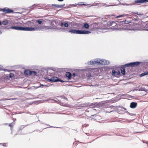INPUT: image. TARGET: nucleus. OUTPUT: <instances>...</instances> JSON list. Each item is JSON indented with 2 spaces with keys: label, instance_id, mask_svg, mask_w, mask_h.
Wrapping results in <instances>:
<instances>
[{
  "label": "nucleus",
  "instance_id": "f257e3e1",
  "mask_svg": "<svg viewBox=\"0 0 148 148\" xmlns=\"http://www.w3.org/2000/svg\"><path fill=\"white\" fill-rule=\"evenodd\" d=\"M57 29L62 31H68V32L73 34H88L91 33L89 31H87L82 29H71L69 30H67L65 28H61L58 27H57Z\"/></svg>",
  "mask_w": 148,
  "mask_h": 148
},
{
  "label": "nucleus",
  "instance_id": "f03ea898",
  "mask_svg": "<svg viewBox=\"0 0 148 148\" xmlns=\"http://www.w3.org/2000/svg\"><path fill=\"white\" fill-rule=\"evenodd\" d=\"M49 27H47L44 26H38L37 27H23L22 31H40L42 30L43 29H50Z\"/></svg>",
  "mask_w": 148,
  "mask_h": 148
},
{
  "label": "nucleus",
  "instance_id": "7ed1b4c3",
  "mask_svg": "<svg viewBox=\"0 0 148 148\" xmlns=\"http://www.w3.org/2000/svg\"><path fill=\"white\" fill-rule=\"evenodd\" d=\"M143 25L141 22L138 23H134L132 25V29L135 30H145L148 31V29H144Z\"/></svg>",
  "mask_w": 148,
  "mask_h": 148
},
{
  "label": "nucleus",
  "instance_id": "20e7f679",
  "mask_svg": "<svg viewBox=\"0 0 148 148\" xmlns=\"http://www.w3.org/2000/svg\"><path fill=\"white\" fill-rule=\"evenodd\" d=\"M96 69L95 68H90L86 69L85 71L88 73H86V76L88 77H90L91 76L92 74V73L94 72Z\"/></svg>",
  "mask_w": 148,
  "mask_h": 148
},
{
  "label": "nucleus",
  "instance_id": "39448f33",
  "mask_svg": "<svg viewBox=\"0 0 148 148\" xmlns=\"http://www.w3.org/2000/svg\"><path fill=\"white\" fill-rule=\"evenodd\" d=\"M140 63V62H131L125 64L124 65V66L125 67H134L138 66Z\"/></svg>",
  "mask_w": 148,
  "mask_h": 148
},
{
  "label": "nucleus",
  "instance_id": "423d86ee",
  "mask_svg": "<svg viewBox=\"0 0 148 148\" xmlns=\"http://www.w3.org/2000/svg\"><path fill=\"white\" fill-rule=\"evenodd\" d=\"M88 65L99 64V59H96L94 60L90 61L87 63Z\"/></svg>",
  "mask_w": 148,
  "mask_h": 148
},
{
  "label": "nucleus",
  "instance_id": "0eeeda50",
  "mask_svg": "<svg viewBox=\"0 0 148 148\" xmlns=\"http://www.w3.org/2000/svg\"><path fill=\"white\" fill-rule=\"evenodd\" d=\"M99 64L103 65H108L110 63L109 62L106 60L103 59L99 60Z\"/></svg>",
  "mask_w": 148,
  "mask_h": 148
},
{
  "label": "nucleus",
  "instance_id": "6e6552de",
  "mask_svg": "<svg viewBox=\"0 0 148 148\" xmlns=\"http://www.w3.org/2000/svg\"><path fill=\"white\" fill-rule=\"evenodd\" d=\"M1 10L5 13H9L13 12V11L8 8H5L1 9Z\"/></svg>",
  "mask_w": 148,
  "mask_h": 148
},
{
  "label": "nucleus",
  "instance_id": "1a4fd4ad",
  "mask_svg": "<svg viewBox=\"0 0 148 148\" xmlns=\"http://www.w3.org/2000/svg\"><path fill=\"white\" fill-rule=\"evenodd\" d=\"M110 26L111 27L113 28V29H117L118 28V25L114 22L112 21L110 22Z\"/></svg>",
  "mask_w": 148,
  "mask_h": 148
},
{
  "label": "nucleus",
  "instance_id": "9d476101",
  "mask_svg": "<svg viewBox=\"0 0 148 148\" xmlns=\"http://www.w3.org/2000/svg\"><path fill=\"white\" fill-rule=\"evenodd\" d=\"M24 74L25 75H31L32 74L36 75L37 73L36 71H31L28 70H25L24 71Z\"/></svg>",
  "mask_w": 148,
  "mask_h": 148
},
{
  "label": "nucleus",
  "instance_id": "9b49d317",
  "mask_svg": "<svg viewBox=\"0 0 148 148\" xmlns=\"http://www.w3.org/2000/svg\"><path fill=\"white\" fill-rule=\"evenodd\" d=\"M50 81H52L53 82H57L58 81L60 82H64V81L63 80H61L59 79L58 77H54L52 78H51L50 79Z\"/></svg>",
  "mask_w": 148,
  "mask_h": 148
},
{
  "label": "nucleus",
  "instance_id": "f8f14e48",
  "mask_svg": "<svg viewBox=\"0 0 148 148\" xmlns=\"http://www.w3.org/2000/svg\"><path fill=\"white\" fill-rule=\"evenodd\" d=\"M9 29H12L18 30H22L23 27H19L14 25V26H12L11 27L9 28Z\"/></svg>",
  "mask_w": 148,
  "mask_h": 148
},
{
  "label": "nucleus",
  "instance_id": "ddd939ff",
  "mask_svg": "<svg viewBox=\"0 0 148 148\" xmlns=\"http://www.w3.org/2000/svg\"><path fill=\"white\" fill-rule=\"evenodd\" d=\"M132 13V12H128V14H123L121 15H119L116 16V17L117 18H118L122 17L128 16H129L130 15H131Z\"/></svg>",
  "mask_w": 148,
  "mask_h": 148
},
{
  "label": "nucleus",
  "instance_id": "4468645a",
  "mask_svg": "<svg viewBox=\"0 0 148 148\" xmlns=\"http://www.w3.org/2000/svg\"><path fill=\"white\" fill-rule=\"evenodd\" d=\"M11 25L17 26L21 27L22 23L17 20H15L12 21Z\"/></svg>",
  "mask_w": 148,
  "mask_h": 148
},
{
  "label": "nucleus",
  "instance_id": "2eb2a0df",
  "mask_svg": "<svg viewBox=\"0 0 148 148\" xmlns=\"http://www.w3.org/2000/svg\"><path fill=\"white\" fill-rule=\"evenodd\" d=\"M120 72L119 71H116L114 70H112V75L113 76H115L117 77L120 74Z\"/></svg>",
  "mask_w": 148,
  "mask_h": 148
},
{
  "label": "nucleus",
  "instance_id": "dca6fc26",
  "mask_svg": "<svg viewBox=\"0 0 148 148\" xmlns=\"http://www.w3.org/2000/svg\"><path fill=\"white\" fill-rule=\"evenodd\" d=\"M148 2V0H135V2L140 3H143Z\"/></svg>",
  "mask_w": 148,
  "mask_h": 148
},
{
  "label": "nucleus",
  "instance_id": "f3484780",
  "mask_svg": "<svg viewBox=\"0 0 148 148\" xmlns=\"http://www.w3.org/2000/svg\"><path fill=\"white\" fill-rule=\"evenodd\" d=\"M137 106V103L135 102H132L130 103V106L132 108H134L136 107Z\"/></svg>",
  "mask_w": 148,
  "mask_h": 148
},
{
  "label": "nucleus",
  "instance_id": "a211bd4d",
  "mask_svg": "<svg viewBox=\"0 0 148 148\" xmlns=\"http://www.w3.org/2000/svg\"><path fill=\"white\" fill-rule=\"evenodd\" d=\"M52 5H53L54 6H55L56 7L58 8H62V7H63V6H64L65 5V4H64L62 5H58L57 4H52Z\"/></svg>",
  "mask_w": 148,
  "mask_h": 148
},
{
  "label": "nucleus",
  "instance_id": "6ab92c4d",
  "mask_svg": "<svg viewBox=\"0 0 148 148\" xmlns=\"http://www.w3.org/2000/svg\"><path fill=\"white\" fill-rule=\"evenodd\" d=\"M71 74L69 72H67L66 74V76L69 79H70L71 77Z\"/></svg>",
  "mask_w": 148,
  "mask_h": 148
},
{
  "label": "nucleus",
  "instance_id": "aec40b11",
  "mask_svg": "<svg viewBox=\"0 0 148 148\" xmlns=\"http://www.w3.org/2000/svg\"><path fill=\"white\" fill-rule=\"evenodd\" d=\"M121 72L123 75H125V71L124 67H122L121 69Z\"/></svg>",
  "mask_w": 148,
  "mask_h": 148
},
{
  "label": "nucleus",
  "instance_id": "412c9836",
  "mask_svg": "<svg viewBox=\"0 0 148 148\" xmlns=\"http://www.w3.org/2000/svg\"><path fill=\"white\" fill-rule=\"evenodd\" d=\"M148 75V71L145 72L141 74L140 75V77Z\"/></svg>",
  "mask_w": 148,
  "mask_h": 148
},
{
  "label": "nucleus",
  "instance_id": "4be33fe9",
  "mask_svg": "<svg viewBox=\"0 0 148 148\" xmlns=\"http://www.w3.org/2000/svg\"><path fill=\"white\" fill-rule=\"evenodd\" d=\"M9 22H10V21H8V20H5L2 22V23L4 25H6L9 23Z\"/></svg>",
  "mask_w": 148,
  "mask_h": 148
},
{
  "label": "nucleus",
  "instance_id": "5701e85b",
  "mask_svg": "<svg viewBox=\"0 0 148 148\" xmlns=\"http://www.w3.org/2000/svg\"><path fill=\"white\" fill-rule=\"evenodd\" d=\"M84 27L86 29H88L89 27V25L88 23H85L84 24Z\"/></svg>",
  "mask_w": 148,
  "mask_h": 148
},
{
  "label": "nucleus",
  "instance_id": "b1692460",
  "mask_svg": "<svg viewBox=\"0 0 148 148\" xmlns=\"http://www.w3.org/2000/svg\"><path fill=\"white\" fill-rule=\"evenodd\" d=\"M42 19H38L36 20V22L38 23L39 24H41L42 22Z\"/></svg>",
  "mask_w": 148,
  "mask_h": 148
},
{
  "label": "nucleus",
  "instance_id": "393cba45",
  "mask_svg": "<svg viewBox=\"0 0 148 148\" xmlns=\"http://www.w3.org/2000/svg\"><path fill=\"white\" fill-rule=\"evenodd\" d=\"M50 86V85H43L41 84H40V86L38 87V88H39L40 87H41L42 88H43L44 87H48Z\"/></svg>",
  "mask_w": 148,
  "mask_h": 148
},
{
  "label": "nucleus",
  "instance_id": "a878e982",
  "mask_svg": "<svg viewBox=\"0 0 148 148\" xmlns=\"http://www.w3.org/2000/svg\"><path fill=\"white\" fill-rule=\"evenodd\" d=\"M139 91H146V90L144 88L141 87L139 89Z\"/></svg>",
  "mask_w": 148,
  "mask_h": 148
},
{
  "label": "nucleus",
  "instance_id": "bb28decb",
  "mask_svg": "<svg viewBox=\"0 0 148 148\" xmlns=\"http://www.w3.org/2000/svg\"><path fill=\"white\" fill-rule=\"evenodd\" d=\"M132 13L136 14H137V15H143V14H142L141 13H139V12L138 13L137 12H133Z\"/></svg>",
  "mask_w": 148,
  "mask_h": 148
},
{
  "label": "nucleus",
  "instance_id": "cd10ccee",
  "mask_svg": "<svg viewBox=\"0 0 148 148\" xmlns=\"http://www.w3.org/2000/svg\"><path fill=\"white\" fill-rule=\"evenodd\" d=\"M14 124V123L12 122L11 123L9 124V126H10V127H12L13 126Z\"/></svg>",
  "mask_w": 148,
  "mask_h": 148
},
{
  "label": "nucleus",
  "instance_id": "c85d7f7f",
  "mask_svg": "<svg viewBox=\"0 0 148 148\" xmlns=\"http://www.w3.org/2000/svg\"><path fill=\"white\" fill-rule=\"evenodd\" d=\"M77 4L78 5H86V4H85L83 3V2H79Z\"/></svg>",
  "mask_w": 148,
  "mask_h": 148
},
{
  "label": "nucleus",
  "instance_id": "c756f323",
  "mask_svg": "<svg viewBox=\"0 0 148 148\" xmlns=\"http://www.w3.org/2000/svg\"><path fill=\"white\" fill-rule=\"evenodd\" d=\"M64 25L65 27H67L69 26L68 24L67 23V22H65V23L64 24Z\"/></svg>",
  "mask_w": 148,
  "mask_h": 148
},
{
  "label": "nucleus",
  "instance_id": "7c9ffc66",
  "mask_svg": "<svg viewBox=\"0 0 148 148\" xmlns=\"http://www.w3.org/2000/svg\"><path fill=\"white\" fill-rule=\"evenodd\" d=\"M14 76V74L12 73H10L9 74V77L10 78H12Z\"/></svg>",
  "mask_w": 148,
  "mask_h": 148
},
{
  "label": "nucleus",
  "instance_id": "2f4dec72",
  "mask_svg": "<svg viewBox=\"0 0 148 148\" xmlns=\"http://www.w3.org/2000/svg\"><path fill=\"white\" fill-rule=\"evenodd\" d=\"M123 23L124 24L123 25H122V26H123V27H122V29H127V28L126 27H125V25H124L125 22H123Z\"/></svg>",
  "mask_w": 148,
  "mask_h": 148
},
{
  "label": "nucleus",
  "instance_id": "473e14b6",
  "mask_svg": "<svg viewBox=\"0 0 148 148\" xmlns=\"http://www.w3.org/2000/svg\"><path fill=\"white\" fill-rule=\"evenodd\" d=\"M124 5H132V4H127L126 3H125L124 4H123Z\"/></svg>",
  "mask_w": 148,
  "mask_h": 148
},
{
  "label": "nucleus",
  "instance_id": "72a5a7b5",
  "mask_svg": "<svg viewBox=\"0 0 148 148\" xmlns=\"http://www.w3.org/2000/svg\"><path fill=\"white\" fill-rule=\"evenodd\" d=\"M64 24L63 23H61L60 25L61 27H62L63 25H64Z\"/></svg>",
  "mask_w": 148,
  "mask_h": 148
},
{
  "label": "nucleus",
  "instance_id": "f704fd0d",
  "mask_svg": "<svg viewBox=\"0 0 148 148\" xmlns=\"http://www.w3.org/2000/svg\"><path fill=\"white\" fill-rule=\"evenodd\" d=\"M62 97L63 99H66L67 100V98H65L64 97Z\"/></svg>",
  "mask_w": 148,
  "mask_h": 148
},
{
  "label": "nucleus",
  "instance_id": "c9c22d12",
  "mask_svg": "<svg viewBox=\"0 0 148 148\" xmlns=\"http://www.w3.org/2000/svg\"><path fill=\"white\" fill-rule=\"evenodd\" d=\"M145 27L147 28H148V23H147L145 25Z\"/></svg>",
  "mask_w": 148,
  "mask_h": 148
},
{
  "label": "nucleus",
  "instance_id": "e433bc0d",
  "mask_svg": "<svg viewBox=\"0 0 148 148\" xmlns=\"http://www.w3.org/2000/svg\"><path fill=\"white\" fill-rule=\"evenodd\" d=\"M58 0L59 1H63L64 0Z\"/></svg>",
  "mask_w": 148,
  "mask_h": 148
},
{
  "label": "nucleus",
  "instance_id": "4c0bfd02",
  "mask_svg": "<svg viewBox=\"0 0 148 148\" xmlns=\"http://www.w3.org/2000/svg\"><path fill=\"white\" fill-rule=\"evenodd\" d=\"M2 32L0 31V34H2Z\"/></svg>",
  "mask_w": 148,
  "mask_h": 148
},
{
  "label": "nucleus",
  "instance_id": "58836bf2",
  "mask_svg": "<svg viewBox=\"0 0 148 148\" xmlns=\"http://www.w3.org/2000/svg\"><path fill=\"white\" fill-rule=\"evenodd\" d=\"M1 25V21H0V25Z\"/></svg>",
  "mask_w": 148,
  "mask_h": 148
},
{
  "label": "nucleus",
  "instance_id": "ea45409f",
  "mask_svg": "<svg viewBox=\"0 0 148 148\" xmlns=\"http://www.w3.org/2000/svg\"><path fill=\"white\" fill-rule=\"evenodd\" d=\"M124 109H125V110H126V109L125 108Z\"/></svg>",
  "mask_w": 148,
  "mask_h": 148
},
{
  "label": "nucleus",
  "instance_id": "a19ab883",
  "mask_svg": "<svg viewBox=\"0 0 148 148\" xmlns=\"http://www.w3.org/2000/svg\"><path fill=\"white\" fill-rule=\"evenodd\" d=\"M147 86H148V85H147Z\"/></svg>",
  "mask_w": 148,
  "mask_h": 148
}]
</instances>
